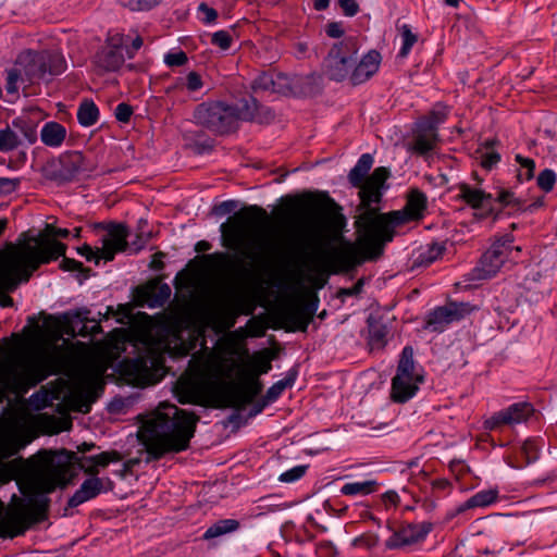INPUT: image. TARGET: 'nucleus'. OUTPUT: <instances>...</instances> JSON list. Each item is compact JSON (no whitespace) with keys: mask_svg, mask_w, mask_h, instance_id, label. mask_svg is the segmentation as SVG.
Wrapping results in <instances>:
<instances>
[{"mask_svg":"<svg viewBox=\"0 0 557 557\" xmlns=\"http://www.w3.org/2000/svg\"><path fill=\"white\" fill-rule=\"evenodd\" d=\"M426 196L412 189L403 210L380 213L368 209L356 221L357 242H343L332 255L326 252V243L320 225L313 220L305 221L298 233L297 247L319 272H348L364 261H375L384 252V247L395 236V227L409 221L423 218Z\"/></svg>","mask_w":557,"mask_h":557,"instance_id":"1","label":"nucleus"},{"mask_svg":"<svg viewBox=\"0 0 557 557\" xmlns=\"http://www.w3.org/2000/svg\"><path fill=\"white\" fill-rule=\"evenodd\" d=\"M122 460L117 450L102 451L94 456H78L77 453L40 450L28 459L16 458L0 466V480H15L22 494L28 497V505L8 513L7 522L21 534L32 523L46 517L49 499L41 495L65 487L70 483L71 467L76 465L86 474L96 475L100 468Z\"/></svg>","mask_w":557,"mask_h":557,"instance_id":"2","label":"nucleus"},{"mask_svg":"<svg viewBox=\"0 0 557 557\" xmlns=\"http://www.w3.org/2000/svg\"><path fill=\"white\" fill-rule=\"evenodd\" d=\"M198 417L177 406L161 403L148 416L139 430V437L149 456L160 459L166 454L184 451L195 434Z\"/></svg>","mask_w":557,"mask_h":557,"instance_id":"3","label":"nucleus"},{"mask_svg":"<svg viewBox=\"0 0 557 557\" xmlns=\"http://www.w3.org/2000/svg\"><path fill=\"white\" fill-rule=\"evenodd\" d=\"M66 246L55 239H41L36 245L28 242L10 244L0 251V306H13V299L7 295L20 284L29 281L41 265L65 255Z\"/></svg>","mask_w":557,"mask_h":557,"instance_id":"4","label":"nucleus"},{"mask_svg":"<svg viewBox=\"0 0 557 557\" xmlns=\"http://www.w3.org/2000/svg\"><path fill=\"white\" fill-rule=\"evenodd\" d=\"M268 222V212L257 205L240 209L227 223L221 224L224 246L249 259L255 265H264L281 248L277 240L267 238L257 242L252 237L257 226Z\"/></svg>","mask_w":557,"mask_h":557,"instance_id":"5","label":"nucleus"},{"mask_svg":"<svg viewBox=\"0 0 557 557\" xmlns=\"http://www.w3.org/2000/svg\"><path fill=\"white\" fill-rule=\"evenodd\" d=\"M59 362L52 354L17 356L0 367V404L9 394L17 397L58 372Z\"/></svg>","mask_w":557,"mask_h":557,"instance_id":"6","label":"nucleus"},{"mask_svg":"<svg viewBox=\"0 0 557 557\" xmlns=\"http://www.w3.org/2000/svg\"><path fill=\"white\" fill-rule=\"evenodd\" d=\"M65 69L66 61L58 51H23L17 55L15 64L7 70V92L16 94L18 84L33 85L44 79L47 74L60 75Z\"/></svg>","mask_w":557,"mask_h":557,"instance_id":"7","label":"nucleus"},{"mask_svg":"<svg viewBox=\"0 0 557 557\" xmlns=\"http://www.w3.org/2000/svg\"><path fill=\"white\" fill-rule=\"evenodd\" d=\"M235 363L226 370L221 369V377L214 384V394L220 406L240 408L253 401L261 393L262 383L249 371L238 370L237 381H232Z\"/></svg>","mask_w":557,"mask_h":557,"instance_id":"8","label":"nucleus"},{"mask_svg":"<svg viewBox=\"0 0 557 557\" xmlns=\"http://www.w3.org/2000/svg\"><path fill=\"white\" fill-rule=\"evenodd\" d=\"M373 162L372 154L363 153L348 174L350 184L360 189V206L363 212L368 209H373L372 205L381 201V189L389 176L388 169L384 166L376 168L369 175Z\"/></svg>","mask_w":557,"mask_h":557,"instance_id":"9","label":"nucleus"},{"mask_svg":"<svg viewBox=\"0 0 557 557\" xmlns=\"http://www.w3.org/2000/svg\"><path fill=\"white\" fill-rule=\"evenodd\" d=\"M235 106L225 101H205L199 103L193 113V121L218 135H226L236 131Z\"/></svg>","mask_w":557,"mask_h":557,"instance_id":"10","label":"nucleus"},{"mask_svg":"<svg viewBox=\"0 0 557 557\" xmlns=\"http://www.w3.org/2000/svg\"><path fill=\"white\" fill-rule=\"evenodd\" d=\"M513 236L504 235L495 240L482 255L478 265L472 270L473 280H487L495 276L506 262L516 261L521 247L512 246Z\"/></svg>","mask_w":557,"mask_h":557,"instance_id":"11","label":"nucleus"},{"mask_svg":"<svg viewBox=\"0 0 557 557\" xmlns=\"http://www.w3.org/2000/svg\"><path fill=\"white\" fill-rule=\"evenodd\" d=\"M358 52L357 39L347 37L335 42L322 63L323 74L335 82L349 78L351 69L356 63Z\"/></svg>","mask_w":557,"mask_h":557,"instance_id":"12","label":"nucleus"},{"mask_svg":"<svg viewBox=\"0 0 557 557\" xmlns=\"http://www.w3.org/2000/svg\"><path fill=\"white\" fill-rule=\"evenodd\" d=\"M122 370L129 383L141 387L159 382L164 375L163 360L158 355L127 359Z\"/></svg>","mask_w":557,"mask_h":557,"instance_id":"13","label":"nucleus"},{"mask_svg":"<svg viewBox=\"0 0 557 557\" xmlns=\"http://www.w3.org/2000/svg\"><path fill=\"white\" fill-rule=\"evenodd\" d=\"M107 234L102 238V247L95 251L89 245L85 244L78 248V253L88 261L100 259L112 261L117 252L125 251L128 244V230L124 224L111 223L107 227Z\"/></svg>","mask_w":557,"mask_h":557,"instance_id":"14","label":"nucleus"},{"mask_svg":"<svg viewBox=\"0 0 557 557\" xmlns=\"http://www.w3.org/2000/svg\"><path fill=\"white\" fill-rule=\"evenodd\" d=\"M318 305L319 299L317 297L306 302L301 300L292 301L281 310V319L288 331L306 332L313 320Z\"/></svg>","mask_w":557,"mask_h":557,"instance_id":"15","label":"nucleus"},{"mask_svg":"<svg viewBox=\"0 0 557 557\" xmlns=\"http://www.w3.org/2000/svg\"><path fill=\"white\" fill-rule=\"evenodd\" d=\"M96 168L95 162L81 151H66L59 157V169L55 177L62 182H71L88 176Z\"/></svg>","mask_w":557,"mask_h":557,"instance_id":"16","label":"nucleus"},{"mask_svg":"<svg viewBox=\"0 0 557 557\" xmlns=\"http://www.w3.org/2000/svg\"><path fill=\"white\" fill-rule=\"evenodd\" d=\"M533 411L534 409L531 404L516 403L492 414L484 421L483 425L485 430L499 431L505 426H513L525 422Z\"/></svg>","mask_w":557,"mask_h":557,"instance_id":"17","label":"nucleus"},{"mask_svg":"<svg viewBox=\"0 0 557 557\" xmlns=\"http://www.w3.org/2000/svg\"><path fill=\"white\" fill-rule=\"evenodd\" d=\"M103 370L94 363L79 366L73 375L74 392L85 398H90L97 387L101 385Z\"/></svg>","mask_w":557,"mask_h":557,"instance_id":"18","label":"nucleus"},{"mask_svg":"<svg viewBox=\"0 0 557 557\" xmlns=\"http://www.w3.org/2000/svg\"><path fill=\"white\" fill-rule=\"evenodd\" d=\"M432 524L429 522L408 523L395 531L385 542L388 549H397L423 541L431 532Z\"/></svg>","mask_w":557,"mask_h":557,"instance_id":"19","label":"nucleus"},{"mask_svg":"<svg viewBox=\"0 0 557 557\" xmlns=\"http://www.w3.org/2000/svg\"><path fill=\"white\" fill-rule=\"evenodd\" d=\"M438 140V133L416 122L412 127L411 139L407 144V150L426 157L436 148Z\"/></svg>","mask_w":557,"mask_h":557,"instance_id":"20","label":"nucleus"},{"mask_svg":"<svg viewBox=\"0 0 557 557\" xmlns=\"http://www.w3.org/2000/svg\"><path fill=\"white\" fill-rule=\"evenodd\" d=\"M205 86L202 76L196 71H189L185 75L177 76L165 87V95L174 100H182L181 95L187 91L189 95L196 96Z\"/></svg>","mask_w":557,"mask_h":557,"instance_id":"21","label":"nucleus"},{"mask_svg":"<svg viewBox=\"0 0 557 557\" xmlns=\"http://www.w3.org/2000/svg\"><path fill=\"white\" fill-rule=\"evenodd\" d=\"M112 485L113 482L109 478L91 475V478L86 479L74 495L70 497L67 506L71 508L77 507L97 497L100 493L111 490Z\"/></svg>","mask_w":557,"mask_h":557,"instance_id":"22","label":"nucleus"},{"mask_svg":"<svg viewBox=\"0 0 557 557\" xmlns=\"http://www.w3.org/2000/svg\"><path fill=\"white\" fill-rule=\"evenodd\" d=\"M236 113V128L239 121H250L260 124H268L274 119L273 111L264 106H261L257 99L250 98L244 100L239 107L235 106Z\"/></svg>","mask_w":557,"mask_h":557,"instance_id":"23","label":"nucleus"},{"mask_svg":"<svg viewBox=\"0 0 557 557\" xmlns=\"http://www.w3.org/2000/svg\"><path fill=\"white\" fill-rule=\"evenodd\" d=\"M382 57L379 51L370 50L351 69L350 83L356 86L366 83L380 69Z\"/></svg>","mask_w":557,"mask_h":557,"instance_id":"24","label":"nucleus"},{"mask_svg":"<svg viewBox=\"0 0 557 557\" xmlns=\"http://www.w3.org/2000/svg\"><path fill=\"white\" fill-rule=\"evenodd\" d=\"M251 88L255 91L286 94L290 90V81L285 74L269 71L259 74L252 81Z\"/></svg>","mask_w":557,"mask_h":557,"instance_id":"25","label":"nucleus"},{"mask_svg":"<svg viewBox=\"0 0 557 557\" xmlns=\"http://www.w3.org/2000/svg\"><path fill=\"white\" fill-rule=\"evenodd\" d=\"M423 382L422 375H407L401 379L398 386L395 385V376L392 380L391 397L393 401L404 404L411 399L419 389V384Z\"/></svg>","mask_w":557,"mask_h":557,"instance_id":"26","label":"nucleus"},{"mask_svg":"<svg viewBox=\"0 0 557 557\" xmlns=\"http://www.w3.org/2000/svg\"><path fill=\"white\" fill-rule=\"evenodd\" d=\"M125 59L122 50L102 47L95 55V65L101 72H115L121 69Z\"/></svg>","mask_w":557,"mask_h":557,"instance_id":"27","label":"nucleus"},{"mask_svg":"<svg viewBox=\"0 0 557 557\" xmlns=\"http://www.w3.org/2000/svg\"><path fill=\"white\" fill-rule=\"evenodd\" d=\"M458 189V197L473 209H483L492 203L493 195L480 188L471 187L468 184H460Z\"/></svg>","mask_w":557,"mask_h":557,"instance_id":"28","label":"nucleus"},{"mask_svg":"<svg viewBox=\"0 0 557 557\" xmlns=\"http://www.w3.org/2000/svg\"><path fill=\"white\" fill-rule=\"evenodd\" d=\"M66 135V128L54 121L47 122L40 131V139L42 144L50 148L61 147Z\"/></svg>","mask_w":557,"mask_h":557,"instance_id":"29","label":"nucleus"},{"mask_svg":"<svg viewBox=\"0 0 557 557\" xmlns=\"http://www.w3.org/2000/svg\"><path fill=\"white\" fill-rule=\"evenodd\" d=\"M407 375H420L416 371V363L413 360V349L411 346L404 347L397 366L395 375V385L400 384L401 379Z\"/></svg>","mask_w":557,"mask_h":557,"instance_id":"30","label":"nucleus"},{"mask_svg":"<svg viewBox=\"0 0 557 557\" xmlns=\"http://www.w3.org/2000/svg\"><path fill=\"white\" fill-rule=\"evenodd\" d=\"M449 114V108L443 103H436L428 115L420 117L417 122L438 133L440 126L445 123Z\"/></svg>","mask_w":557,"mask_h":557,"instance_id":"31","label":"nucleus"},{"mask_svg":"<svg viewBox=\"0 0 557 557\" xmlns=\"http://www.w3.org/2000/svg\"><path fill=\"white\" fill-rule=\"evenodd\" d=\"M368 326H369V344L372 348H381L386 343V336H387V327L386 325L380 320L372 315L368 319Z\"/></svg>","mask_w":557,"mask_h":557,"instance_id":"32","label":"nucleus"},{"mask_svg":"<svg viewBox=\"0 0 557 557\" xmlns=\"http://www.w3.org/2000/svg\"><path fill=\"white\" fill-rule=\"evenodd\" d=\"M498 492L496 490H483L471 496L465 504L459 507V511L475 507H486L496 502Z\"/></svg>","mask_w":557,"mask_h":557,"instance_id":"33","label":"nucleus"},{"mask_svg":"<svg viewBox=\"0 0 557 557\" xmlns=\"http://www.w3.org/2000/svg\"><path fill=\"white\" fill-rule=\"evenodd\" d=\"M99 119V109L91 100L83 101L77 110V120L82 126L95 125Z\"/></svg>","mask_w":557,"mask_h":557,"instance_id":"34","label":"nucleus"},{"mask_svg":"<svg viewBox=\"0 0 557 557\" xmlns=\"http://www.w3.org/2000/svg\"><path fill=\"white\" fill-rule=\"evenodd\" d=\"M272 366L270 359L265 358L261 354H255L249 362L240 366V370L249 371L250 375H256L259 379L261 374H265L271 370Z\"/></svg>","mask_w":557,"mask_h":557,"instance_id":"35","label":"nucleus"},{"mask_svg":"<svg viewBox=\"0 0 557 557\" xmlns=\"http://www.w3.org/2000/svg\"><path fill=\"white\" fill-rule=\"evenodd\" d=\"M12 127L17 129L24 139L33 145L37 141V124L28 117H16L12 121Z\"/></svg>","mask_w":557,"mask_h":557,"instance_id":"36","label":"nucleus"},{"mask_svg":"<svg viewBox=\"0 0 557 557\" xmlns=\"http://www.w3.org/2000/svg\"><path fill=\"white\" fill-rule=\"evenodd\" d=\"M238 528H239V522L235 519L220 520L207 529V531L203 534V539L205 540L215 539V537L224 535L226 533L236 531Z\"/></svg>","mask_w":557,"mask_h":557,"instance_id":"37","label":"nucleus"},{"mask_svg":"<svg viewBox=\"0 0 557 557\" xmlns=\"http://www.w3.org/2000/svg\"><path fill=\"white\" fill-rule=\"evenodd\" d=\"M376 482L369 480L362 482H348L341 488V493L347 496L369 495L375 491Z\"/></svg>","mask_w":557,"mask_h":557,"instance_id":"38","label":"nucleus"},{"mask_svg":"<svg viewBox=\"0 0 557 557\" xmlns=\"http://www.w3.org/2000/svg\"><path fill=\"white\" fill-rule=\"evenodd\" d=\"M447 325H449V321L444 306L437 307L429 313L425 323L426 329L432 332H443Z\"/></svg>","mask_w":557,"mask_h":557,"instance_id":"39","label":"nucleus"},{"mask_svg":"<svg viewBox=\"0 0 557 557\" xmlns=\"http://www.w3.org/2000/svg\"><path fill=\"white\" fill-rule=\"evenodd\" d=\"M446 309L447 319L449 324L453 322H457L469 315L474 307L468 302H448L444 306Z\"/></svg>","mask_w":557,"mask_h":557,"instance_id":"40","label":"nucleus"},{"mask_svg":"<svg viewBox=\"0 0 557 557\" xmlns=\"http://www.w3.org/2000/svg\"><path fill=\"white\" fill-rule=\"evenodd\" d=\"M203 260L207 267L212 271L225 273L230 270V257L225 252L205 255Z\"/></svg>","mask_w":557,"mask_h":557,"instance_id":"41","label":"nucleus"},{"mask_svg":"<svg viewBox=\"0 0 557 557\" xmlns=\"http://www.w3.org/2000/svg\"><path fill=\"white\" fill-rule=\"evenodd\" d=\"M516 162L519 164L517 170V178L520 182L530 181L534 176L535 171V162L533 159L523 157L521 154H516Z\"/></svg>","mask_w":557,"mask_h":557,"instance_id":"42","label":"nucleus"},{"mask_svg":"<svg viewBox=\"0 0 557 557\" xmlns=\"http://www.w3.org/2000/svg\"><path fill=\"white\" fill-rule=\"evenodd\" d=\"M20 145L21 139L13 128L8 126L3 129H0V152L12 151Z\"/></svg>","mask_w":557,"mask_h":557,"instance_id":"43","label":"nucleus"},{"mask_svg":"<svg viewBox=\"0 0 557 557\" xmlns=\"http://www.w3.org/2000/svg\"><path fill=\"white\" fill-rule=\"evenodd\" d=\"M445 251V245L441 243H433L426 247L425 250H423L419 255V264L420 265H430L437 259H440Z\"/></svg>","mask_w":557,"mask_h":557,"instance_id":"44","label":"nucleus"},{"mask_svg":"<svg viewBox=\"0 0 557 557\" xmlns=\"http://www.w3.org/2000/svg\"><path fill=\"white\" fill-rule=\"evenodd\" d=\"M175 394L181 404H195L198 400L196 389L187 382H180L175 387Z\"/></svg>","mask_w":557,"mask_h":557,"instance_id":"45","label":"nucleus"},{"mask_svg":"<svg viewBox=\"0 0 557 557\" xmlns=\"http://www.w3.org/2000/svg\"><path fill=\"white\" fill-rule=\"evenodd\" d=\"M293 383L294 380L289 377H285L274 383L263 396L265 403L272 404L276 401L287 387H292Z\"/></svg>","mask_w":557,"mask_h":557,"instance_id":"46","label":"nucleus"},{"mask_svg":"<svg viewBox=\"0 0 557 557\" xmlns=\"http://www.w3.org/2000/svg\"><path fill=\"white\" fill-rule=\"evenodd\" d=\"M400 36H401V48L399 50V55L405 58L410 53L411 48L418 40V36L411 32L410 26L407 24H404L400 27Z\"/></svg>","mask_w":557,"mask_h":557,"instance_id":"47","label":"nucleus"},{"mask_svg":"<svg viewBox=\"0 0 557 557\" xmlns=\"http://www.w3.org/2000/svg\"><path fill=\"white\" fill-rule=\"evenodd\" d=\"M519 455L525 460L524 465L535 461L539 457V446L536 441L527 440L520 447Z\"/></svg>","mask_w":557,"mask_h":557,"instance_id":"48","label":"nucleus"},{"mask_svg":"<svg viewBox=\"0 0 557 557\" xmlns=\"http://www.w3.org/2000/svg\"><path fill=\"white\" fill-rule=\"evenodd\" d=\"M496 200L504 207H513L517 209H521L524 207V201L517 198L515 194L510 190L500 189L497 193Z\"/></svg>","mask_w":557,"mask_h":557,"instance_id":"49","label":"nucleus"},{"mask_svg":"<svg viewBox=\"0 0 557 557\" xmlns=\"http://www.w3.org/2000/svg\"><path fill=\"white\" fill-rule=\"evenodd\" d=\"M162 0H122V4L132 11H148L157 7Z\"/></svg>","mask_w":557,"mask_h":557,"instance_id":"50","label":"nucleus"},{"mask_svg":"<svg viewBox=\"0 0 557 557\" xmlns=\"http://www.w3.org/2000/svg\"><path fill=\"white\" fill-rule=\"evenodd\" d=\"M537 186L544 191H550L556 182V174L553 170L545 169L537 176Z\"/></svg>","mask_w":557,"mask_h":557,"instance_id":"51","label":"nucleus"},{"mask_svg":"<svg viewBox=\"0 0 557 557\" xmlns=\"http://www.w3.org/2000/svg\"><path fill=\"white\" fill-rule=\"evenodd\" d=\"M233 42V37L228 30H218L212 34L211 44L219 47L222 50H227L231 48Z\"/></svg>","mask_w":557,"mask_h":557,"instance_id":"52","label":"nucleus"},{"mask_svg":"<svg viewBox=\"0 0 557 557\" xmlns=\"http://www.w3.org/2000/svg\"><path fill=\"white\" fill-rule=\"evenodd\" d=\"M306 466H296L285 472H283L278 480L284 483H292L299 480L306 473Z\"/></svg>","mask_w":557,"mask_h":557,"instance_id":"53","label":"nucleus"},{"mask_svg":"<svg viewBox=\"0 0 557 557\" xmlns=\"http://www.w3.org/2000/svg\"><path fill=\"white\" fill-rule=\"evenodd\" d=\"M126 45V38L123 34L119 32H110L108 34L106 45L103 47H110L113 50H122L123 47Z\"/></svg>","mask_w":557,"mask_h":557,"instance_id":"54","label":"nucleus"},{"mask_svg":"<svg viewBox=\"0 0 557 557\" xmlns=\"http://www.w3.org/2000/svg\"><path fill=\"white\" fill-rule=\"evenodd\" d=\"M198 12L201 14L200 21L205 24H212L218 18V12L205 2L198 5Z\"/></svg>","mask_w":557,"mask_h":557,"instance_id":"55","label":"nucleus"},{"mask_svg":"<svg viewBox=\"0 0 557 557\" xmlns=\"http://www.w3.org/2000/svg\"><path fill=\"white\" fill-rule=\"evenodd\" d=\"M500 161V156L498 152L493 150H487L481 154V165L486 170H492L498 162Z\"/></svg>","mask_w":557,"mask_h":557,"instance_id":"56","label":"nucleus"},{"mask_svg":"<svg viewBox=\"0 0 557 557\" xmlns=\"http://www.w3.org/2000/svg\"><path fill=\"white\" fill-rule=\"evenodd\" d=\"M114 115L119 122L128 123L131 116L133 115V108L125 102H121L116 106L114 110Z\"/></svg>","mask_w":557,"mask_h":557,"instance_id":"57","label":"nucleus"},{"mask_svg":"<svg viewBox=\"0 0 557 557\" xmlns=\"http://www.w3.org/2000/svg\"><path fill=\"white\" fill-rule=\"evenodd\" d=\"M188 61L184 51L170 52L165 55L164 62L168 66H182Z\"/></svg>","mask_w":557,"mask_h":557,"instance_id":"58","label":"nucleus"},{"mask_svg":"<svg viewBox=\"0 0 557 557\" xmlns=\"http://www.w3.org/2000/svg\"><path fill=\"white\" fill-rule=\"evenodd\" d=\"M382 504L386 510L389 508H396L400 503V497L398 493L394 490H389L382 494L381 496Z\"/></svg>","mask_w":557,"mask_h":557,"instance_id":"59","label":"nucleus"},{"mask_svg":"<svg viewBox=\"0 0 557 557\" xmlns=\"http://www.w3.org/2000/svg\"><path fill=\"white\" fill-rule=\"evenodd\" d=\"M379 542H380L379 535H376V534H366V535H362L360 537H357L354 541V545L370 549V548L375 547L379 544Z\"/></svg>","mask_w":557,"mask_h":557,"instance_id":"60","label":"nucleus"},{"mask_svg":"<svg viewBox=\"0 0 557 557\" xmlns=\"http://www.w3.org/2000/svg\"><path fill=\"white\" fill-rule=\"evenodd\" d=\"M338 4L343 13L348 17L357 15L360 11L357 0H338Z\"/></svg>","mask_w":557,"mask_h":557,"instance_id":"61","label":"nucleus"},{"mask_svg":"<svg viewBox=\"0 0 557 557\" xmlns=\"http://www.w3.org/2000/svg\"><path fill=\"white\" fill-rule=\"evenodd\" d=\"M18 185V178L0 177V195H8L15 191Z\"/></svg>","mask_w":557,"mask_h":557,"instance_id":"62","label":"nucleus"},{"mask_svg":"<svg viewBox=\"0 0 557 557\" xmlns=\"http://www.w3.org/2000/svg\"><path fill=\"white\" fill-rule=\"evenodd\" d=\"M170 296H171V288L169 287V285H166V284L161 285L154 295V300H153L152 306H163L168 301Z\"/></svg>","mask_w":557,"mask_h":557,"instance_id":"63","label":"nucleus"},{"mask_svg":"<svg viewBox=\"0 0 557 557\" xmlns=\"http://www.w3.org/2000/svg\"><path fill=\"white\" fill-rule=\"evenodd\" d=\"M325 33L331 38H341L344 35L342 22H331L325 26Z\"/></svg>","mask_w":557,"mask_h":557,"instance_id":"64","label":"nucleus"}]
</instances>
